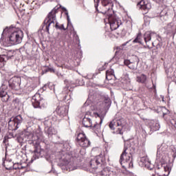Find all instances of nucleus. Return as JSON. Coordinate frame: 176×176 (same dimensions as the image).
<instances>
[{
  "label": "nucleus",
  "mask_w": 176,
  "mask_h": 176,
  "mask_svg": "<svg viewBox=\"0 0 176 176\" xmlns=\"http://www.w3.org/2000/svg\"><path fill=\"white\" fill-rule=\"evenodd\" d=\"M109 176H115V175H116V172H115L113 170H109Z\"/></svg>",
  "instance_id": "nucleus-40"
},
{
  "label": "nucleus",
  "mask_w": 176,
  "mask_h": 176,
  "mask_svg": "<svg viewBox=\"0 0 176 176\" xmlns=\"http://www.w3.org/2000/svg\"><path fill=\"white\" fill-rule=\"evenodd\" d=\"M5 63H6L5 57L2 56V55H0V68L5 67Z\"/></svg>",
  "instance_id": "nucleus-32"
},
{
  "label": "nucleus",
  "mask_w": 176,
  "mask_h": 176,
  "mask_svg": "<svg viewBox=\"0 0 176 176\" xmlns=\"http://www.w3.org/2000/svg\"><path fill=\"white\" fill-rule=\"evenodd\" d=\"M131 63V62H130V60H125L124 61V65H126L127 67H129Z\"/></svg>",
  "instance_id": "nucleus-41"
},
{
  "label": "nucleus",
  "mask_w": 176,
  "mask_h": 176,
  "mask_svg": "<svg viewBox=\"0 0 176 176\" xmlns=\"http://www.w3.org/2000/svg\"><path fill=\"white\" fill-rule=\"evenodd\" d=\"M67 167L69 168V171H74V170H76L78 168V166H75V164L72 162H69L67 164Z\"/></svg>",
  "instance_id": "nucleus-29"
},
{
  "label": "nucleus",
  "mask_w": 176,
  "mask_h": 176,
  "mask_svg": "<svg viewBox=\"0 0 176 176\" xmlns=\"http://www.w3.org/2000/svg\"><path fill=\"white\" fill-rule=\"evenodd\" d=\"M137 82L139 83H145L146 82V76L145 74H142L137 77Z\"/></svg>",
  "instance_id": "nucleus-25"
},
{
  "label": "nucleus",
  "mask_w": 176,
  "mask_h": 176,
  "mask_svg": "<svg viewBox=\"0 0 176 176\" xmlns=\"http://www.w3.org/2000/svg\"><path fill=\"white\" fill-rule=\"evenodd\" d=\"M94 116L96 118H99L100 119V121L98 123L96 122L94 126L92 125L91 127H93V130L95 131V133H101V124L102 123V120L104 119V117L98 114V113H94Z\"/></svg>",
  "instance_id": "nucleus-14"
},
{
  "label": "nucleus",
  "mask_w": 176,
  "mask_h": 176,
  "mask_svg": "<svg viewBox=\"0 0 176 176\" xmlns=\"http://www.w3.org/2000/svg\"><path fill=\"white\" fill-rule=\"evenodd\" d=\"M123 168H126V167H129V168H133V160H130L129 161H126V162H124L122 165Z\"/></svg>",
  "instance_id": "nucleus-27"
},
{
  "label": "nucleus",
  "mask_w": 176,
  "mask_h": 176,
  "mask_svg": "<svg viewBox=\"0 0 176 176\" xmlns=\"http://www.w3.org/2000/svg\"><path fill=\"white\" fill-rule=\"evenodd\" d=\"M45 159L46 160H47V162H52V156L50 155H45Z\"/></svg>",
  "instance_id": "nucleus-43"
},
{
  "label": "nucleus",
  "mask_w": 176,
  "mask_h": 176,
  "mask_svg": "<svg viewBox=\"0 0 176 176\" xmlns=\"http://www.w3.org/2000/svg\"><path fill=\"white\" fill-rule=\"evenodd\" d=\"M106 75L115 76V71H113V69H109L106 72Z\"/></svg>",
  "instance_id": "nucleus-34"
},
{
  "label": "nucleus",
  "mask_w": 176,
  "mask_h": 176,
  "mask_svg": "<svg viewBox=\"0 0 176 176\" xmlns=\"http://www.w3.org/2000/svg\"><path fill=\"white\" fill-rule=\"evenodd\" d=\"M82 124L84 127H93V120L86 115L82 119Z\"/></svg>",
  "instance_id": "nucleus-19"
},
{
  "label": "nucleus",
  "mask_w": 176,
  "mask_h": 176,
  "mask_svg": "<svg viewBox=\"0 0 176 176\" xmlns=\"http://www.w3.org/2000/svg\"><path fill=\"white\" fill-rule=\"evenodd\" d=\"M21 82V78L20 77H13L9 81L10 87L17 90L20 87V83Z\"/></svg>",
  "instance_id": "nucleus-13"
},
{
  "label": "nucleus",
  "mask_w": 176,
  "mask_h": 176,
  "mask_svg": "<svg viewBox=\"0 0 176 176\" xmlns=\"http://www.w3.org/2000/svg\"><path fill=\"white\" fill-rule=\"evenodd\" d=\"M140 162H142V163H143L144 166H148V164L151 163L149 160H148V158H146V157H142L140 159Z\"/></svg>",
  "instance_id": "nucleus-33"
},
{
  "label": "nucleus",
  "mask_w": 176,
  "mask_h": 176,
  "mask_svg": "<svg viewBox=\"0 0 176 176\" xmlns=\"http://www.w3.org/2000/svg\"><path fill=\"white\" fill-rule=\"evenodd\" d=\"M0 97L2 98L3 102H6L9 100V95L6 91L1 90L0 91Z\"/></svg>",
  "instance_id": "nucleus-22"
},
{
  "label": "nucleus",
  "mask_w": 176,
  "mask_h": 176,
  "mask_svg": "<svg viewBox=\"0 0 176 176\" xmlns=\"http://www.w3.org/2000/svg\"><path fill=\"white\" fill-rule=\"evenodd\" d=\"M59 30H63V31H66V30H67V28H65L64 27V24H62V25H60L59 26Z\"/></svg>",
  "instance_id": "nucleus-44"
},
{
  "label": "nucleus",
  "mask_w": 176,
  "mask_h": 176,
  "mask_svg": "<svg viewBox=\"0 0 176 176\" xmlns=\"http://www.w3.org/2000/svg\"><path fill=\"white\" fill-rule=\"evenodd\" d=\"M133 43H140L142 44V35L141 33H138L137 37L133 40Z\"/></svg>",
  "instance_id": "nucleus-26"
},
{
  "label": "nucleus",
  "mask_w": 176,
  "mask_h": 176,
  "mask_svg": "<svg viewBox=\"0 0 176 176\" xmlns=\"http://www.w3.org/2000/svg\"><path fill=\"white\" fill-rule=\"evenodd\" d=\"M105 16H107V19L109 20V23L110 24V28L111 31H115V30H118L120 25H122V20L119 19L113 11V14L111 12H108L107 14H104Z\"/></svg>",
  "instance_id": "nucleus-7"
},
{
  "label": "nucleus",
  "mask_w": 176,
  "mask_h": 176,
  "mask_svg": "<svg viewBox=\"0 0 176 176\" xmlns=\"http://www.w3.org/2000/svg\"><path fill=\"white\" fill-rule=\"evenodd\" d=\"M153 1L156 3H162V2H163V0H153Z\"/></svg>",
  "instance_id": "nucleus-48"
},
{
  "label": "nucleus",
  "mask_w": 176,
  "mask_h": 176,
  "mask_svg": "<svg viewBox=\"0 0 176 176\" xmlns=\"http://www.w3.org/2000/svg\"><path fill=\"white\" fill-rule=\"evenodd\" d=\"M6 32H11L8 37V43L10 45H19V43H21L23 41V37L24 36V34L23 31L21 30H17L16 28H8L3 30L2 35L5 34Z\"/></svg>",
  "instance_id": "nucleus-4"
},
{
  "label": "nucleus",
  "mask_w": 176,
  "mask_h": 176,
  "mask_svg": "<svg viewBox=\"0 0 176 176\" xmlns=\"http://www.w3.org/2000/svg\"><path fill=\"white\" fill-rule=\"evenodd\" d=\"M32 104L33 105L34 108H38L42 109V108H46L47 107V102L46 100L43 99L41 96L40 94H36L32 98Z\"/></svg>",
  "instance_id": "nucleus-8"
},
{
  "label": "nucleus",
  "mask_w": 176,
  "mask_h": 176,
  "mask_svg": "<svg viewBox=\"0 0 176 176\" xmlns=\"http://www.w3.org/2000/svg\"><path fill=\"white\" fill-rule=\"evenodd\" d=\"M18 168H19V170H23V168H24V167L23 166H21V165H19L18 166Z\"/></svg>",
  "instance_id": "nucleus-50"
},
{
  "label": "nucleus",
  "mask_w": 176,
  "mask_h": 176,
  "mask_svg": "<svg viewBox=\"0 0 176 176\" xmlns=\"http://www.w3.org/2000/svg\"><path fill=\"white\" fill-rule=\"evenodd\" d=\"M171 155H172L173 159H175V157H176V148H175V147H172Z\"/></svg>",
  "instance_id": "nucleus-37"
},
{
  "label": "nucleus",
  "mask_w": 176,
  "mask_h": 176,
  "mask_svg": "<svg viewBox=\"0 0 176 176\" xmlns=\"http://www.w3.org/2000/svg\"><path fill=\"white\" fill-rule=\"evenodd\" d=\"M168 30L173 34H176V21H173L168 25Z\"/></svg>",
  "instance_id": "nucleus-20"
},
{
  "label": "nucleus",
  "mask_w": 176,
  "mask_h": 176,
  "mask_svg": "<svg viewBox=\"0 0 176 176\" xmlns=\"http://www.w3.org/2000/svg\"><path fill=\"white\" fill-rule=\"evenodd\" d=\"M159 174H165L164 170L160 169V172L159 173Z\"/></svg>",
  "instance_id": "nucleus-51"
},
{
  "label": "nucleus",
  "mask_w": 176,
  "mask_h": 176,
  "mask_svg": "<svg viewBox=\"0 0 176 176\" xmlns=\"http://www.w3.org/2000/svg\"><path fill=\"white\" fill-rule=\"evenodd\" d=\"M128 43H129V41H127V42L123 43V44L122 45V46L117 47V50H124V48H123V47H124V46H126Z\"/></svg>",
  "instance_id": "nucleus-38"
},
{
  "label": "nucleus",
  "mask_w": 176,
  "mask_h": 176,
  "mask_svg": "<svg viewBox=\"0 0 176 176\" xmlns=\"http://www.w3.org/2000/svg\"><path fill=\"white\" fill-rule=\"evenodd\" d=\"M156 175L155 174H152V176H155Z\"/></svg>",
  "instance_id": "nucleus-56"
},
{
  "label": "nucleus",
  "mask_w": 176,
  "mask_h": 176,
  "mask_svg": "<svg viewBox=\"0 0 176 176\" xmlns=\"http://www.w3.org/2000/svg\"><path fill=\"white\" fill-rule=\"evenodd\" d=\"M54 21H56V10H52L45 18L43 22V28H45V31L49 34V28L50 25L53 24L54 27Z\"/></svg>",
  "instance_id": "nucleus-9"
},
{
  "label": "nucleus",
  "mask_w": 176,
  "mask_h": 176,
  "mask_svg": "<svg viewBox=\"0 0 176 176\" xmlns=\"http://www.w3.org/2000/svg\"><path fill=\"white\" fill-rule=\"evenodd\" d=\"M143 38L148 49H149V44L151 43V41H153L152 45L154 47L155 46L157 50L162 49L163 43H162V38H160L157 34L152 31H148L144 33Z\"/></svg>",
  "instance_id": "nucleus-3"
},
{
  "label": "nucleus",
  "mask_w": 176,
  "mask_h": 176,
  "mask_svg": "<svg viewBox=\"0 0 176 176\" xmlns=\"http://www.w3.org/2000/svg\"><path fill=\"white\" fill-rule=\"evenodd\" d=\"M49 69H50V72H55L54 69H53V68H50Z\"/></svg>",
  "instance_id": "nucleus-52"
},
{
  "label": "nucleus",
  "mask_w": 176,
  "mask_h": 176,
  "mask_svg": "<svg viewBox=\"0 0 176 176\" xmlns=\"http://www.w3.org/2000/svg\"><path fill=\"white\" fill-rule=\"evenodd\" d=\"M138 8L144 10V12H148L149 9L152 8V4H151L148 1L142 0L138 3Z\"/></svg>",
  "instance_id": "nucleus-15"
},
{
  "label": "nucleus",
  "mask_w": 176,
  "mask_h": 176,
  "mask_svg": "<svg viewBox=\"0 0 176 176\" xmlns=\"http://www.w3.org/2000/svg\"><path fill=\"white\" fill-rule=\"evenodd\" d=\"M66 16H67V27H68V25H69V24H71V19H69V15L68 14V13H67V14H66Z\"/></svg>",
  "instance_id": "nucleus-42"
},
{
  "label": "nucleus",
  "mask_w": 176,
  "mask_h": 176,
  "mask_svg": "<svg viewBox=\"0 0 176 176\" xmlns=\"http://www.w3.org/2000/svg\"><path fill=\"white\" fill-rule=\"evenodd\" d=\"M104 102L107 109H109V107H111V104H112V102L111 101V98H109L108 96H104Z\"/></svg>",
  "instance_id": "nucleus-23"
},
{
  "label": "nucleus",
  "mask_w": 176,
  "mask_h": 176,
  "mask_svg": "<svg viewBox=\"0 0 176 176\" xmlns=\"http://www.w3.org/2000/svg\"><path fill=\"white\" fill-rule=\"evenodd\" d=\"M111 130H115L117 127L116 133L123 135V127H124V119L123 118H114L109 124Z\"/></svg>",
  "instance_id": "nucleus-6"
},
{
  "label": "nucleus",
  "mask_w": 176,
  "mask_h": 176,
  "mask_svg": "<svg viewBox=\"0 0 176 176\" xmlns=\"http://www.w3.org/2000/svg\"><path fill=\"white\" fill-rule=\"evenodd\" d=\"M44 87H49V89H50V90H54V85L52 82H49L47 85H45L44 86Z\"/></svg>",
  "instance_id": "nucleus-35"
},
{
  "label": "nucleus",
  "mask_w": 176,
  "mask_h": 176,
  "mask_svg": "<svg viewBox=\"0 0 176 176\" xmlns=\"http://www.w3.org/2000/svg\"><path fill=\"white\" fill-rule=\"evenodd\" d=\"M162 101H164V97L162 98Z\"/></svg>",
  "instance_id": "nucleus-55"
},
{
  "label": "nucleus",
  "mask_w": 176,
  "mask_h": 176,
  "mask_svg": "<svg viewBox=\"0 0 176 176\" xmlns=\"http://www.w3.org/2000/svg\"><path fill=\"white\" fill-rule=\"evenodd\" d=\"M132 160L133 155L130 152V148H129L127 146H126V144H124V150L120 157V163L121 166H123L124 163H127V162Z\"/></svg>",
  "instance_id": "nucleus-11"
},
{
  "label": "nucleus",
  "mask_w": 176,
  "mask_h": 176,
  "mask_svg": "<svg viewBox=\"0 0 176 176\" xmlns=\"http://www.w3.org/2000/svg\"><path fill=\"white\" fill-rule=\"evenodd\" d=\"M149 170H153L152 168H150Z\"/></svg>",
  "instance_id": "nucleus-58"
},
{
  "label": "nucleus",
  "mask_w": 176,
  "mask_h": 176,
  "mask_svg": "<svg viewBox=\"0 0 176 176\" xmlns=\"http://www.w3.org/2000/svg\"><path fill=\"white\" fill-rule=\"evenodd\" d=\"M6 149H8V147H6Z\"/></svg>",
  "instance_id": "nucleus-57"
},
{
  "label": "nucleus",
  "mask_w": 176,
  "mask_h": 176,
  "mask_svg": "<svg viewBox=\"0 0 176 176\" xmlns=\"http://www.w3.org/2000/svg\"><path fill=\"white\" fill-rule=\"evenodd\" d=\"M23 123V117L19 115L16 116L14 118H10V120L8 122V127L9 130H12V131H16L20 126H21V124Z\"/></svg>",
  "instance_id": "nucleus-10"
},
{
  "label": "nucleus",
  "mask_w": 176,
  "mask_h": 176,
  "mask_svg": "<svg viewBox=\"0 0 176 176\" xmlns=\"http://www.w3.org/2000/svg\"><path fill=\"white\" fill-rule=\"evenodd\" d=\"M107 157H108V150L105 149L103 153L94 157L90 160L89 166L91 168L97 170L98 166H102V164H105V160Z\"/></svg>",
  "instance_id": "nucleus-5"
},
{
  "label": "nucleus",
  "mask_w": 176,
  "mask_h": 176,
  "mask_svg": "<svg viewBox=\"0 0 176 176\" xmlns=\"http://www.w3.org/2000/svg\"><path fill=\"white\" fill-rule=\"evenodd\" d=\"M87 79H94V75H87L86 77H85Z\"/></svg>",
  "instance_id": "nucleus-45"
},
{
  "label": "nucleus",
  "mask_w": 176,
  "mask_h": 176,
  "mask_svg": "<svg viewBox=\"0 0 176 176\" xmlns=\"http://www.w3.org/2000/svg\"><path fill=\"white\" fill-rule=\"evenodd\" d=\"M113 78H116L115 76H109L108 74H106V79L107 80H112V79H113Z\"/></svg>",
  "instance_id": "nucleus-39"
},
{
  "label": "nucleus",
  "mask_w": 176,
  "mask_h": 176,
  "mask_svg": "<svg viewBox=\"0 0 176 176\" xmlns=\"http://www.w3.org/2000/svg\"><path fill=\"white\" fill-rule=\"evenodd\" d=\"M94 2L96 10L98 13H102V14H113L112 0H94Z\"/></svg>",
  "instance_id": "nucleus-2"
},
{
  "label": "nucleus",
  "mask_w": 176,
  "mask_h": 176,
  "mask_svg": "<svg viewBox=\"0 0 176 176\" xmlns=\"http://www.w3.org/2000/svg\"><path fill=\"white\" fill-rule=\"evenodd\" d=\"M62 10H63V12H65V14H68V10H67V8H65V7H63Z\"/></svg>",
  "instance_id": "nucleus-46"
},
{
  "label": "nucleus",
  "mask_w": 176,
  "mask_h": 176,
  "mask_svg": "<svg viewBox=\"0 0 176 176\" xmlns=\"http://www.w3.org/2000/svg\"><path fill=\"white\" fill-rule=\"evenodd\" d=\"M55 28H56V30H59L60 29V25H58V22L56 23Z\"/></svg>",
  "instance_id": "nucleus-49"
},
{
  "label": "nucleus",
  "mask_w": 176,
  "mask_h": 176,
  "mask_svg": "<svg viewBox=\"0 0 176 176\" xmlns=\"http://www.w3.org/2000/svg\"><path fill=\"white\" fill-rule=\"evenodd\" d=\"M101 175L102 176H109V168H104L101 171Z\"/></svg>",
  "instance_id": "nucleus-31"
},
{
  "label": "nucleus",
  "mask_w": 176,
  "mask_h": 176,
  "mask_svg": "<svg viewBox=\"0 0 176 176\" xmlns=\"http://www.w3.org/2000/svg\"><path fill=\"white\" fill-rule=\"evenodd\" d=\"M30 137L32 138V140L29 141V144L32 145L34 148V160L36 159H39V156H41V153L43 151L41 149V141H43V133L41 129V127H38L34 135L32 133L29 134Z\"/></svg>",
  "instance_id": "nucleus-1"
},
{
  "label": "nucleus",
  "mask_w": 176,
  "mask_h": 176,
  "mask_svg": "<svg viewBox=\"0 0 176 176\" xmlns=\"http://www.w3.org/2000/svg\"><path fill=\"white\" fill-rule=\"evenodd\" d=\"M143 134H146V131H143Z\"/></svg>",
  "instance_id": "nucleus-54"
},
{
  "label": "nucleus",
  "mask_w": 176,
  "mask_h": 176,
  "mask_svg": "<svg viewBox=\"0 0 176 176\" xmlns=\"http://www.w3.org/2000/svg\"><path fill=\"white\" fill-rule=\"evenodd\" d=\"M153 88L156 89V85H155V84H153Z\"/></svg>",
  "instance_id": "nucleus-53"
},
{
  "label": "nucleus",
  "mask_w": 176,
  "mask_h": 176,
  "mask_svg": "<svg viewBox=\"0 0 176 176\" xmlns=\"http://www.w3.org/2000/svg\"><path fill=\"white\" fill-rule=\"evenodd\" d=\"M157 158L160 160V162H162V164H163V163H164V157H162V153H160V149H159L158 151H157Z\"/></svg>",
  "instance_id": "nucleus-30"
},
{
  "label": "nucleus",
  "mask_w": 176,
  "mask_h": 176,
  "mask_svg": "<svg viewBox=\"0 0 176 176\" xmlns=\"http://www.w3.org/2000/svg\"><path fill=\"white\" fill-rule=\"evenodd\" d=\"M162 170H164L165 173H158L160 176H168L171 171V169L167 165L162 166Z\"/></svg>",
  "instance_id": "nucleus-21"
},
{
  "label": "nucleus",
  "mask_w": 176,
  "mask_h": 176,
  "mask_svg": "<svg viewBox=\"0 0 176 176\" xmlns=\"http://www.w3.org/2000/svg\"><path fill=\"white\" fill-rule=\"evenodd\" d=\"M67 97H68L67 94L64 95L63 99H60V101H65V100H67Z\"/></svg>",
  "instance_id": "nucleus-47"
},
{
  "label": "nucleus",
  "mask_w": 176,
  "mask_h": 176,
  "mask_svg": "<svg viewBox=\"0 0 176 176\" xmlns=\"http://www.w3.org/2000/svg\"><path fill=\"white\" fill-rule=\"evenodd\" d=\"M68 109H69L68 106L63 105L62 107H58L56 111L58 115H59V116L64 117L68 115Z\"/></svg>",
  "instance_id": "nucleus-16"
},
{
  "label": "nucleus",
  "mask_w": 176,
  "mask_h": 176,
  "mask_svg": "<svg viewBox=\"0 0 176 176\" xmlns=\"http://www.w3.org/2000/svg\"><path fill=\"white\" fill-rule=\"evenodd\" d=\"M160 16L162 21H167V20H168V17H170V10H168V8H164L161 11Z\"/></svg>",
  "instance_id": "nucleus-17"
},
{
  "label": "nucleus",
  "mask_w": 176,
  "mask_h": 176,
  "mask_svg": "<svg viewBox=\"0 0 176 176\" xmlns=\"http://www.w3.org/2000/svg\"><path fill=\"white\" fill-rule=\"evenodd\" d=\"M148 124L152 131H157L160 129V124H159L158 121L151 120Z\"/></svg>",
  "instance_id": "nucleus-18"
},
{
  "label": "nucleus",
  "mask_w": 176,
  "mask_h": 176,
  "mask_svg": "<svg viewBox=\"0 0 176 176\" xmlns=\"http://www.w3.org/2000/svg\"><path fill=\"white\" fill-rule=\"evenodd\" d=\"M57 131L54 129V128L50 126L48 128L47 134L48 135V137H52L54 134H56Z\"/></svg>",
  "instance_id": "nucleus-28"
},
{
  "label": "nucleus",
  "mask_w": 176,
  "mask_h": 176,
  "mask_svg": "<svg viewBox=\"0 0 176 176\" xmlns=\"http://www.w3.org/2000/svg\"><path fill=\"white\" fill-rule=\"evenodd\" d=\"M128 67H129L130 69L135 70V69H137V65H136L135 63H131L129 64V66H128Z\"/></svg>",
  "instance_id": "nucleus-36"
},
{
  "label": "nucleus",
  "mask_w": 176,
  "mask_h": 176,
  "mask_svg": "<svg viewBox=\"0 0 176 176\" xmlns=\"http://www.w3.org/2000/svg\"><path fill=\"white\" fill-rule=\"evenodd\" d=\"M13 54H14V52L10 50V51L7 52L6 54L1 55V56H2V57H4L6 61V60H9L10 58H12V57H13Z\"/></svg>",
  "instance_id": "nucleus-24"
},
{
  "label": "nucleus",
  "mask_w": 176,
  "mask_h": 176,
  "mask_svg": "<svg viewBox=\"0 0 176 176\" xmlns=\"http://www.w3.org/2000/svg\"><path fill=\"white\" fill-rule=\"evenodd\" d=\"M76 142L81 148H87L90 146V140L86 138L85 133H79L77 135Z\"/></svg>",
  "instance_id": "nucleus-12"
}]
</instances>
